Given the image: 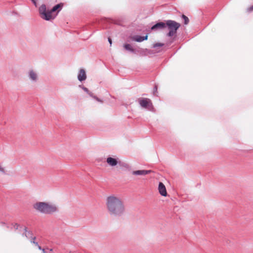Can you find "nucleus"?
<instances>
[{"label":"nucleus","instance_id":"nucleus-9","mask_svg":"<svg viewBox=\"0 0 253 253\" xmlns=\"http://www.w3.org/2000/svg\"><path fill=\"white\" fill-rule=\"evenodd\" d=\"M151 172V170H138L133 171L132 173L136 175H144L150 173Z\"/></svg>","mask_w":253,"mask_h":253},{"label":"nucleus","instance_id":"nucleus-23","mask_svg":"<svg viewBox=\"0 0 253 253\" xmlns=\"http://www.w3.org/2000/svg\"><path fill=\"white\" fill-rule=\"evenodd\" d=\"M89 93V94L90 96H92V94H91L90 93Z\"/></svg>","mask_w":253,"mask_h":253},{"label":"nucleus","instance_id":"nucleus-14","mask_svg":"<svg viewBox=\"0 0 253 253\" xmlns=\"http://www.w3.org/2000/svg\"><path fill=\"white\" fill-rule=\"evenodd\" d=\"M164 44L160 42L156 43L153 44V48H157L159 47H162L164 46Z\"/></svg>","mask_w":253,"mask_h":253},{"label":"nucleus","instance_id":"nucleus-2","mask_svg":"<svg viewBox=\"0 0 253 253\" xmlns=\"http://www.w3.org/2000/svg\"><path fill=\"white\" fill-rule=\"evenodd\" d=\"M34 208L39 212L46 214H51L58 211L56 205L48 202H37L34 204Z\"/></svg>","mask_w":253,"mask_h":253},{"label":"nucleus","instance_id":"nucleus-11","mask_svg":"<svg viewBox=\"0 0 253 253\" xmlns=\"http://www.w3.org/2000/svg\"><path fill=\"white\" fill-rule=\"evenodd\" d=\"M131 40L133 41L137 42H141L144 40H147L148 39V36L146 35L144 37H142L140 36H134L131 37Z\"/></svg>","mask_w":253,"mask_h":253},{"label":"nucleus","instance_id":"nucleus-18","mask_svg":"<svg viewBox=\"0 0 253 253\" xmlns=\"http://www.w3.org/2000/svg\"><path fill=\"white\" fill-rule=\"evenodd\" d=\"M0 172H4V169L3 168H2L0 165Z\"/></svg>","mask_w":253,"mask_h":253},{"label":"nucleus","instance_id":"nucleus-8","mask_svg":"<svg viewBox=\"0 0 253 253\" xmlns=\"http://www.w3.org/2000/svg\"><path fill=\"white\" fill-rule=\"evenodd\" d=\"M158 190L160 194L163 196H166L167 195V192L164 184L160 182L159 184Z\"/></svg>","mask_w":253,"mask_h":253},{"label":"nucleus","instance_id":"nucleus-22","mask_svg":"<svg viewBox=\"0 0 253 253\" xmlns=\"http://www.w3.org/2000/svg\"><path fill=\"white\" fill-rule=\"evenodd\" d=\"M32 1L34 3L35 5H36V2L34 0H32Z\"/></svg>","mask_w":253,"mask_h":253},{"label":"nucleus","instance_id":"nucleus-6","mask_svg":"<svg viewBox=\"0 0 253 253\" xmlns=\"http://www.w3.org/2000/svg\"><path fill=\"white\" fill-rule=\"evenodd\" d=\"M138 102L143 108H147L152 105L151 101L149 98H140L138 99Z\"/></svg>","mask_w":253,"mask_h":253},{"label":"nucleus","instance_id":"nucleus-12","mask_svg":"<svg viewBox=\"0 0 253 253\" xmlns=\"http://www.w3.org/2000/svg\"><path fill=\"white\" fill-rule=\"evenodd\" d=\"M166 27V24L164 22H159L151 27L152 30H155L158 29H164Z\"/></svg>","mask_w":253,"mask_h":253},{"label":"nucleus","instance_id":"nucleus-24","mask_svg":"<svg viewBox=\"0 0 253 253\" xmlns=\"http://www.w3.org/2000/svg\"><path fill=\"white\" fill-rule=\"evenodd\" d=\"M94 98H96V99H97V100H99L98 99H97V98H96V97H94Z\"/></svg>","mask_w":253,"mask_h":253},{"label":"nucleus","instance_id":"nucleus-13","mask_svg":"<svg viewBox=\"0 0 253 253\" xmlns=\"http://www.w3.org/2000/svg\"><path fill=\"white\" fill-rule=\"evenodd\" d=\"M124 47L125 48V49L130 51L131 52L134 51V49L131 46V45L129 44H125L124 45Z\"/></svg>","mask_w":253,"mask_h":253},{"label":"nucleus","instance_id":"nucleus-20","mask_svg":"<svg viewBox=\"0 0 253 253\" xmlns=\"http://www.w3.org/2000/svg\"><path fill=\"white\" fill-rule=\"evenodd\" d=\"M108 41H109L110 44H112V40L110 38H108Z\"/></svg>","mask_w":253,"mask_h":253},{"label":"nucleus","instance_id":"nucleus-5","mask_svg":"<svg viewBox=\"0 0 253 253\" xmlns=\"http://www.w3.org/2000/svg\"><path fill=\"white\" fill-rule=\"evenodd\" d=\"M35 237L33 238V253H47L45 249H42L38 243L35 242Z\"/></svg>","mask_w":253,"mask_h":253},{"label":"nucleus","instance_id":"nucleus-10","mask_svg":"<svg viewBox=\"0 0 253 253\" xmlns=\"http://www.w3.org/2000/svg\"><path fill=\"white\" fill-rule=\"evenodd\" d=\"M86 75L84 69H80L78 76V79L80 81H83L86 79Z\"/></svg>","mask_w":253,"mask_h":253},{"label":"nucleus","instance_id":"nucleus-15","mask_svg":"<svg viewBox=\"0 0 253 253\" xmlns=\"http://www.w3.org/2000/svg\"><path fill=\"white\" fill-rule=\"evenodd\" d=\"M182 18L184 20V24H187L189 23V19H188V18L187 16H186L185 15H184V14H183L182 15Z\"/></svg>","mask_w":253,"mask_h":253},{"label":"nucleus","instance_id":"nucleus-19","mask_svg":"<svg viewBox=\"0 0 253 253\" xmlns=\"http://www.w3.org/2000/svg\"><path fill=\"white\" fill-rule=\"evenodd\" d=\"M83 89H84V90L85 91H86V92H88V89H87V88H86V87H84V88H83Z\"/></svg>","mask_w":253,"mask_h":253},{"label":"nucleus","instance_id":"nucleus-7","mask_svg":"<svg viewBox=\"0 0 253 253\" xmlns=\"http://www.w3.org/2000/svg\"><path fill=\"white\" fill-rule=\"evenodd\" d=\"M106 163L109 166L114 167L119 164L120 163V161L118 158H115L111 157H108L106 158Z\"/></svg>","mask_w":253,"mask_h":253},{"label":"nucleus","instance_id":"nucleus-3","mask_svg":"<svg viewBox=\"0 0 253 253\" xmlns=\"http://www.w3.org/2000/svg\"><path fill=\"white\" fill-rule=\"evenodd\" d=\"M62 6V4H58L54 6L50 10H47L46 6L44 4H42L39 8L40 16L43 19L45 20L49 21L54 19L58 13H56V11Z\"/></svg>","mask_w":253,"mask_h":253},{"label":"nucleus","instance_id":"nucleus-1","mask_svg":"<svg viewBox=\"0 0 253 253\" xmlns=\"http://www.w3.org/2000/svg\"><path fill=\"white\" fill-rule=\"evenodd\" d=\"M106 206L111 215L121 216L125 211V207L123 201L120 198L114 195L107 197Z\"/></svg>","mask_w":253,"mask_h":253},{"label":"nucleus","instance_id":"nucleus-4","mask_svg":"<svg viewBox=\"0 0 253 253\" xmlns=\"http://www.w3.org/2000/svg\"><path fill=\"white\" fill-rule=\"evenodd\" d=\"M165 24L166 26H167L169 30V32L167 34L169 37L173 36L180 26L179 23L172 20H168Z\"/></svg>","mask_w":253,"mask_h":253},{"label":"nucleus","instance_id":"nucleus-25","mask_svg":"<svg viewBox=\"0 0 253 253\" xmlns=\"http://www.w3.org/2000/svg\"><path fill=\"white\" fill-rule=\"evenodd\" d=\"M94 98H96V99H97V100H99L98 99H97V98H96V97H94Z\"/></svg>","mask_w":253,"mask_h":253},{"label":"nucleus","instance_id":"nucleus-26","mask_svg":"<svg viewBox=\"0 0 253 253\" xmlns=\"http://www.w3.org/2000/svg\"><path fill=\"white\" fill-rule=\"evenodd\" d=\"M94 98H96V99H97V100H99L98 99H97V98H96V97H94Z\"/></svg>","mask_w":253,"mask_h":253},{"label":"nucleus","instance_id":"nucleus-16","mask_svg":"<svg viewBox=\"0 0 253 253\" xmlns=\"http://www.w3.org/2000/svg\"><path fill=\"white\" fill-rule=\"evenodd\" d=\"M248 11V12H251V11H253V5L250 6V7H249L247 9Z\"/></svg>","mask_w":253,"mask_h":253},{"label":"nucleus","instance_id":"nucleus-17","mask_svg":"<svg viewBox=\"0 0 253 253\" xmlns=\"http://www.w3.org/2000/svg\"><path fill=\"white\" fill-rule=\"evenodd\" d=\"M37 77V75L33 73V76H32L33 80H36Z\"/></svg>","mask_w":253,"mask_h":253},{"label":"nucleus","instance_id":"nucleus-27","mask_svg":"<svg viewBox=\"0 0 253 253\" xmlns=\"http://www.w3.org/2000/svg\"><path fill=\"white\" fill-rule=\"evenodd\" d=\"M155 89H156V90H157V87H156V86L155 87Z\"/></svg>","mask_w":253,"mask_h":253},{"label":"nucleus","instance_id":"nucleus-21","mask_svg":"<svg viewBox=\"0 0 253 253\" xmlns=\"http://www.w3.org/2000/svg\"><path fill=\"white\" fill-rule=\"evenodd\" d=\"M29 74L30 78H32V71H30Z\"/></svg>","mask_w":253,"mask_h":253}]
</instances>
